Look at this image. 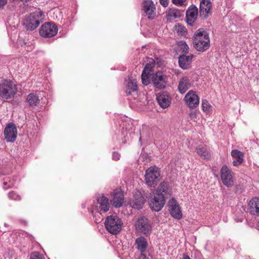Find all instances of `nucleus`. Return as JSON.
<instances>
[{
    "instance_id": "f257e3e1",
    "label": "nucleus",
    "mask_w": 259,
    "mask_h": 259,
    "mask_svg": "<svg viewBox=\"0 0 259 259\" xmlns=\"http://www.w3.org/2000/svg\"><path fill=\"white\" fill-rule=\"evenodd\" d=\"M193 46L199 52H204L210 47L208 34L203 29H198L194 34Z\"/></svg>"
},
{
    "instance_id": "f03ea898",
    "label": "nucleus",
    "mask_w": 259,
    "mask_h": 259,
    "mask_svg": "<svg viewBox=\"0 0 259 259\" xmlns=\"http://www.w3.org/2000/svg\"><path fill=\"white\" fill-rule=\"evenodd\" d=\"M16 85L12 81L5 80L0 82V96L4 99H11L16 94Z\"/></svg>"
},
{
    "instance_id": "7ed1b4c3",
    "label": "nucleus",
    "mask_w": 259,
    "mask_h": 259,
    "mask_svg": "<svg viewBox=\"0 0 259 259\" xmlns=\"http://www.w3.org/2000/svg\"><path fill=\"white\" fill-rule=\"evenodd\" d=\"M145 180L150 187H155L160 180V173L159 168L154 166L148 168L145 173Z\"/></svg>"
},
{
    "instance_id": "20e7f679",
    "label": "nucleus",
    "mask_w": 259,
    "mask_h": 259,
    "mask_svg": "<svg viewBox=\"0 0 259 259\" xmlns=\"http://www.w3.org/2000/svg\"><path fill=\"white\" fill-rule=\"evenodd\" d=\"M105 226L107 230L112 234H117L121 229L122 223L117 216L110 215L106 218Z\"/></svg>"
},
{
    "instance_id": "39448f33",
    "label": "nucleus",
    "mask_w": 259,
    "mask_h": 259,
    "mask_svg": "<svg viewBox=\"0 0 259 259\" xmlns=\"http://www.w3.org/2000/svg\"><path fill=\"white\" fill-rule=\"evenodd\" d=\"M43 12L39 10L30 14L26 18L24 24L27 30H33L36 28L42 19Z\"/></svg>"
},
{
    "instance_id": "423d86ee",
    "label": "nucleus",
    "mask_w": 259,
    "mask_h": 259,
    "mask_svg": "<svg viewBox=\"0 0 259 259\" xmlns=\"http://www.w3.org/2000/svg\"><path fill=\"white\" fill-rule=\"evenodd\" d=\"M58 32V27L55 24L46 22L42 25L39 29L40 36L44 37H51L56 35Z\"/></svg>"
},
{
    "instance_id": "0eeeda50",
    "label": "nucleus",
    "mask_w": 259,
    "mask_h": 259,
    "mask_svg": "<svg viewBox=\"0 0 259 259\" xmlns=\"http://www.w3.org/2000/svg\"><path fill=\"white\" fill-rule=\"evenodd\" d=\"M184 101L186 105L191 109L196 108L199 104V97L196 92L189 91L185 95Z\"/></svg>"
},
{
    "instance_id": "6e6552de",
    "label": "nucleus",
    "mask_w": 259,
    "mask_h": 259,
    "mask_svg": "<svg viewBox=\"0 0 259 259\" xmlns=\"http://www.w3.org/2000/svg\"><path fill=\"white\" fill-rule=\"evenodd\" d=\"M124 194L120 189H115L110 194V201L111 204L115 208H119L123 203Z\"/></svg>"
},
{
    "instance_id": "1a4fd4ad",
    "label": "nucleus",
    "mask_w": 259,
    "mask_h": 259,
    "mask_svg": "<svg viewBox=\"0 0 259 259\" xmlns=\"http://www.w3.org/2000/svg\"><path fill=\"white\" fill-rule=\"evenodd\" d=\"M165 202L164 196L162 194H156L149 201V206L152 210L159 211L163 208Z\"/></svg>"
},
{
    "instance_id": "9d476101",
    "label": "nucleus",
    "mask_w": 259,
    "mask_h": 259,
    "mask_svg": "<svg viewBox=\"0 0 259 259\" xmlns=\"http://www.w3.org/2000/svg\"><path fill=\"white\" fill-rule=\"evenodd\" d=\"M221 177L223 183L227 187L233 185L234 179L233 172L226 166L224 165L221 169Z\"/></svg>"
},
{
    "instance_id": "9b49d317",
    "label": "nucleus",
    "mask_w": 259,
    "mask_h": 259,
    "mask_svg": "<svg viewBox=\"0 0 259 259\" xmlns=\"http://www.w3.org/2000/svg\"><path fill=\"white\" fill-rule=\"evenodd\" d=\"M137 231L145 235L148 234L151 230V227L148 219L145 217H140L136 223Z\"/></svg>"
},
{
    "instance_id": "f8f14e48",
    "label": "nucleus",
    "mask_w": 259,
    "mask_h": 259,
    "mask_svg": "<svg viewBox=\"0 0 259 259\" xmlns=\"http://www.w3.org/2000/svg\"><path fill=\"white\" fill-rule=\"evenodd\" d=\"M4 135L7 142H14L17 136V130L15 124L12 122L9 123L5 128Z\"/></svg>"
},
{
    "instance_id": "ddd939ff",
    "label": "nucleus",
    "mask_w": 259,
    "mask_h": 259,
    "mask_svg": "<svg viewBox=\"0 0 259 259\" xmlns=\"http://www.w3.org/2000/svg\"><path fill=\"white\" fill-rule=\"evenodd\" d=\"M211 7L210 0H202L199 7L200 17L203 19L207 18L211 14Z\"/></svg>"
},
{
    "instance_id": "4468645a",
    "label": "nucleus",
    "mask_w": 259,
    "mask_h": 259,
    "mask_svg": "<svg viewBox=\"0 0 259 259\" xmlns=\"http://www.w3.org/2000/svg\"><path fill=\"white\" fill-rule=\"evenodd\" d=\"M143 10L148 16V18L152 19L155 15L156 8L152 0H145L143 2Z\"/></svg>"
},
{
    "instance_id": "2eb2a0df",
    "label": "nucleus",
    "mask_w": 259,
    "mask_h": 259,
    "mask_svg": "<svg viewBox=\"0 0 259 259\" xmlns=\"http://www.w3.org/2000/svg\"><path fill=\"white\" fill-rule=\"evenodd\" d=\"M165 78L162 72L158 71L153 74L152 81L156 88L158 89H163L164 88L166 85Z\"/></svg>"
},
{
    "instance_id": "dca6fc26",
    "label": "nucleus",
    "mask_w": 259,
    "mask_h": 259,
    "mask_svg": "<svg viewBox=\"0 0 259 259\" xmlns=\"http://www.w3.org/2000/svg\"><path fill=\"white\" fill-rule=\"evenodd\" d=\"M145 199L139 191H136L134 194L133 199L130 202L131 206L136 209H141L145 202Z\"/></svg>"
},
{
    "instance_id": "f3484780",
    "label": "nucleus",
    "mask_w": 259,
    "mask_h": 259,
    "mask_svg": "<svg viewBox=\"0 0 259 259\" xmlns=\"http://www.w3.org/2000/svg\"><path fill=\"white\" fill-rule=\"evenodd\" d=\"M198 16V9L194 5L191 6L186 12V19L188 24L194 25Z\"/></svg>"
},
{
    "instance_id": "a211bd4d",
    "label": "nucleus",
    "mask_w": 259,
    "mask_h": 259,
    "mask_svg": "<svg viewBox=\"0 0 259 259\" xmlns=\"http://www.w3.org/2000/svg\"><path fill=\"white\" fill-rule=\"evenodd\" d=\"M97 201L101 212H106L109 210L110 203L109 199L104 194L99 195L98 197Z\"/></svg>"
},
{
    "instance_id": "6ab92c4d",
    "label": "nucleus",
    "mask_w": 259,
    "mask_h": 259,
    "mask_svg": "<svg viewBox=\"0 0 259 259\" xmlns=\"http://www.w3.org/2000/svg\"><path fill=\"white\" fill-rule=\"evenodd\" d=\"M157 100L161 107L164 109L168 107L170 104V98L165 92L157 95Z\"/></svg>"
},
{
    "instance_id": "aec40b11",
    "label": "nucleus",
    "mask_w": 259,
    "mask_h": 259,
    "mask_svg": "<svg viewBox=\"0 0 259 259\" xmlns=\"http://www.w3.org/2000/svg\"><path fill=\"white\" fill-rule=\"evenodd\" d=\"M192 85L190 79L187 76L182 77L179 82L178 90L179 92L184 94Z\"/></svg>"
},
{
    "instance_id": "412c9836",
    "label": "nucleus",
    "mask_w": 259,
    "mask_h": 259,
    "mask_svg": "<svg viewBox=\"0 0 259 259\" xmlns=\"http://www.w3.org/2000/svg\"><path fill=\"white\" fill-rule=\"evenodd\" d=\"M193 55L190 56L181 55L179 58V64L181 68L184 69L189 68L191 63Z\"/></svg>"
},
{
    "instance_id": "4be33fe9",
    "label": "nucleus",
    "mask_w": 259,
    "mask_h": 259,
    "mask_svg": "<svg viewBox=\"0 0 259 259\" xmlns=\"http://www.w3.org/2000/svg\"><path fill=\"white\" fill-rule=\"evenodd\" d=\"M248 206L250 213L259 215V198H253L250 201Z\"/></svg>"
},
{
    "instance_id": "5701e85b",
    "label": "nucleus",
    "mask_w": 259,
    "mask_h": 259,
    "mask_svg": "<svg viewBox=\"0 0 259 259\" xmlns=\"http://www.w3.org/2000/svg\"><path fill=\"white\" fill-rule=\"evenodd\" d=\"M231 156L235 159L233 161V165L235 166L240 165L243 161L244 154L238 150H233L231 151Z\"/></svg>"
},
{
    "instance_id": "b1692460",
    "label": "nucleus",
    "mask_w": 259,
    "mask_h": 259,
    "mask_svg": "<svg viewBox=\"0 0 259 259\" xmlns=\"http://www.w3.org/2000/svg\"><path fill=\"white\" fill-rule=\"evenodd\" d=\"M137 248L140 251L141 254H144L147 246L148 243L146 239L143 237H140L136 240Z\"/></svg>"
},
{
    "instance_id": "393cba45",
    "label": "nucleus",
    "mask_w": 259,
    "mask_h": 259,
    "mask_svg": "<svg viewBox=\"0 0 259 259\" xmlns=\"http://www.w3.org/2000/svg\"><path fill=\"white\" fill-rule=\"evenodd\" d=\"M26 101L29 106L34 107L38 105L40 100L36 93H32L27 95Z\"/></svg>"
},
{
    "instance_id": "a878e982",
    "label": "nucleus",
    "mask_w": 259,
    "mask_h": 259,
    "mask_svg": "<svg viewBox=\"0 0 259 259\" xmlns=\"http://www.w3.org/2000/svg\"><path fill=\"white\" fill-rule=\"evenodd\" d=\"M173 203L174 204L170 205V214L174 218L180 219L182 217V213L180 207L175 201H174Z\"/></svg>"
},
{
    "instance_id": "bb28decb",
    "label": "nucleus",
    "mask_w": 259,
    "mask_h": 259,
    "mask_svg": "<svg viewBox=\"0 0 259 259\" xmlns=\"http://www.w3.org/2000/svg\"><path fill=\"white\" fill-rule=\"evenodd\" d=\"M197 153L203 159H208L211 157L210 153L205 147L198 146L196 149Z\"/></svg>"
},
{
    "instance_id": "cd10ccee",
    "label": "nucleus",
    "mask_w": 259,
    "mask_h": 259,
    "mask_svg": "<svg viewBox=\"0 0 259 259\" xmlns=\"http://www.w3.org/2000/svg\"><path fill=\"white\" fill-rule=\"evenodd\" d=\"M138 89L137 81L136 79H130L127 84V94H130L132 92H135Z\"/></svg>"
},
{
    "instance_id": "c85d7f7f",
    "label": "nucleus",
    "mask_w": 259,
    "mask_h": 259,
    "mask_svg": "<svg viewBox=\"0 0 259 259\" xmlns=\"http://www.w3.org/2000/svg\"><path fill=\"white\" fill-rule=\"evenodd\" d=\"M168 188V184L166 182H163L161 183L158 188L156 194H162L164 196V195L167 193Z\"/></svg>"
},
{
    "instance_id": "c756f323",
    "label": "nucleus",
    "mask_w": 259,
    "mask_h": 259,
    "mask_svg": "<svg viewBox=\"0 0 259 259\" xmlns=\"http://www.w3.org/2000/svg\"><path fill=\"white\" fill-rule=\"evenodd\" d=\"M181 15L180 11L175 9H169L167 13V16L170 18H178L181 17Z\"/></svg>"
},
{
    "instance_id": "7c9ffc66",
    "label": "nucleus",
    "mask_w": 259,
    "mask_h": 259,
    "mask_svg": "<svg viewBox=\"0 0 259 259\" xmlns=\"http://www.w3.org/2000/svg\"><path fill=\"white\" fill-rule=\"evenodd\" d=\"M150 73L143 71L141 75V78L143 83L144 85H148L150 83Z\"/></svg>"
},
{
    "instance_id": "2f4dec72",
    "label": "nucleus",
    "mask_w": 259,
    "mask_h": 259,
    "mask_svg": "<svg viewBox=\"0 0 259 259\" xmlns=\"http://www.w3.org/2000/svg\"><path fill=\"white\" fill-rule=\"evenodd\" d=\"M8 196L10 199L13 200L19 201L21 199V196L14 191L9 192Z\"/></svg>"
},
{
    "instance_id": "473e14b6",
    "label": "nucleus",
    "mask_w": 259,
    "mask_h": 259,
    "mask_svg": "<svg viewBox=\"0 0 259 259\" xmlns=\"http://www.w3.org/2000/svg\"><path fill=\"white\" fill-rule=\"evenodd\" d=\"M3 183V188L5 190H7L9 188H11L13 187L14 184L13 182H12L9 178H7L4 179Z\"/></svg>"
},
{
    "instance_id": "72a5a7b5",
    "label": "nucleus",
    "mask_w": 259,
    "mask_h": 259,
    "mask_svg": "<svg viewBox=\"0 0 259 259\" xmlns=\"http://www.w3.org/2000/svg\"><path fill=\"white\" fill-rule=\"evenodd\" d=\"M211 106L208 102L206 100H202V108L204 112L206 113L209 112Z\"/></svg>"
},
{
    "instance_id": "f704fd0d",
    "label": "nucleus",
    "mask_w": 259,
    "mask_h": 259,
    "mask_svg": "<svg viewBox=\"0 0 259 259\" xmlns=\"http://www.w3.org/2000/svg\"><path fill=\"white\" fill-rule=\"evenodd\" d=\"M30 259H45V258L40 253L33 252L30 254Z\"/></svg>"
},
{
    "instance_id": "c9c22d12",
    "label": "nucleus",
    "mask_w": 259,
    "mask_h": 259,
    "mask_svg": "<svg viewBox=\"0 0 259 259\" xmlns=\"http://www.w3.org/2000/svg\"><path fill=\"white\" fill-rule=\"evenodd\" d=\"M180 46L181 50L182 51V52L184 53L185 54L188 53L189 48L185 42H182L180 45Z\"/></svg>"
},
{
    "instance_id": "e433bc0d",
    "label": "nucleus",
    "mask_w": 259,
    "mask_h": 259,
    "mask_svg": "<svg viewBox=\"0 0 259 259\" xmlns=\"http://www.w3.org/2000/svg\"><path fill=\"white\" fill-rule=\"evenodd\" d=\"M176 30L181 34H184L186 32L185 27L180 24H178V26H176Z\"/></svg>"
},
{
    "instance_id": "4c0bfd02",
    "label": "nucleus",
    "mask_w": 259,
    "mask_h": 259,
    "mask_svg": "<svg viewBox=\"0 0 259 259\" xmlns=\"http://www.w3.org/2000/svg\"><path fill=\"white\" fill-rule=\"evenodd\" d=\"M151 61H149V63H147L143 71H145V72H147L148 73L150 74V72L153 67V66L151 64Z\"/></svg>"
},
{
    "instance_id": "58836bf2",
    "label": "nucleus",
    "mask_w": 259,
    "mask_h": 259,
    "mask_svg": "<svg viewBox=\"0 0 259 259\" xmlns=\"http://www.w3.org/2000/svg\"><path fill=\"white\" fill-rule=\"evenodd\" d=\"M186 1V0H172V2L176 5L182 6L184 5V2Z\"/></svg>"
},
{
    "instance_id": "ea45409f",
    "label": "nucleus",
    "mask_w": 259,
    "mask_h": 259,
    "mask_svg": "<svg viewBox=\"0 0 259 259\" xmlns=\"http://www.w3.org/2000/svg\"><path fill=\"white\" fill-rule=\"evenodd\" d=\"M189 117L191 120L196 121L197 114L195 111H191L189 113Z\"/></svg>"
},
{
    "instance_id": "a19ab883",
    "label": "nucleus",
    "mask_w": 259,
    "mask_h": 259,
    "mask_svg": "<svg viewBox=\"0 0 259 259\" xmlns=\"http://www.w3.org/2000/svg\"><path fill=\"white\" fill-rule=\"evenodd\" d=\"M120 154L117 152H114L112 154V159L114 160L117 161L118 160L120 159Z\"/></svg>"
},
{
    "instance_id": "79ce46f5",
    "label": "nucleus",
    "mask_w": 259,
    "mask_h": 259,
    "mask_svg": "<svg viewBox=\"0 0 259 259\" xmlns=\"http://www.w3.org/2000/svg\"><path fill=\"white\" fill-rule=\"evenodd\" d=\"M160 4L164 7H166L168 5V0H159Z\"/></svg>"
},
{
    "instance_id": "37998d69",
    "label": "nucleus",
    "mask_w": 259,
    "mask_h": 259,
    "mask_svg": "<svg viewBox=\"0 0 259 259\" xmlns=\"http://www.w3.org/2000/svg\"><path fill=\"white\" fill-rule=\"evenodd\" d=\"M7 3V0H0V8L4 6Z\"/></svg>"
},
{
    "instance_id": "c03bdc74",
    "label": "nucleus",
    "mask_w": 259,
    "mask_h": 259,
    "mask_svg": "<svg viewBox=\"0 0 259 259\" xmlns=\"http://www.w3.org/2000/svg\"><path fill=\"white\" fill-rule=\"evenodd\" d=\"M139 259H150L148 256H146L145 254H141Z\"/></svg>"
},
{
    "instance_id": "a18cd8bd",
    "label": "nucleus",
    "mask_w": 259,
    "mask_h": 259,
    "mask_svg": "<svg viewBox=\"0 0 259 259\" xmlns=\"http://www.w3.org/2000/svg\"><path fill=\"white\" fill-rule=\"evenodd\" d=\"M253 22L255 23V24H256V25H259V17H258L256 18L254 20Z\"/></svg>"
},
{
    "instance_id": "49530a36",
    "label": "nucleus",
    "mask_w": 259,
    "mask_h": 259,
    "mask_svg": "<svg viewBox=\"0 0 259 259\" xmlns=\"http://www.w3.org/2000/svg\"><path fill=\"white\" fill-rule=\"evenodd\" d=\"M183 259H191L190 257L186 254H184Z\"/></svg>"
}]
</instances>
